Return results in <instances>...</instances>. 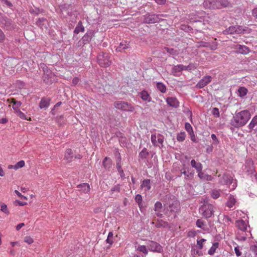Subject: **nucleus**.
Masks as SVG:
<instances>
[{
	"label": "nucleus",
	"mask_w": 257,
	"mask_h": 257,
	"mask_svg": "<svg viewBox=\"0 0 257 257\" xmlns=\"http://www.w3.org/2000/svg\"><path fill=\"white\" fill-rule=\"evenodd\" d=\"M151 141L154 146L160 147L163 144V140L160 135L156 136L155 135H152L151 136Z\"/></svg>",
	"instance_id": "obj_16"
},
{
	"label": "nucleus",
	"mask_w": 257,
	"mask_h": 257,
	"mask_svg": "<svg viewBox=\"0 0 257 257\" xmlns=\"http://www.w3.org/2000/svg\"><path fill=\"white\" fill-rule=\"evenodd\" d=\"M203 5L206 9H217V0H205Z\"/></svg>",
	"instance_id": "obj_15"
},
{
	"label": "nucleus",
	"mask_w": 257,
	"mask_h": 257,
	"mask_svg": "<svg viewBox=\"0 0 257 257\" xmlns=\"http://www.w3.org/2000/svg\"><path fill=\"white\" fill-rule=\"evenodd\" d=\"M235 253L237 256H239L241 254V252L240 251L239 247L238 246L235 247L234 248Z\"/></svg>",
	"instance_id": "obj_54"
},
{
	"label": "nucleus",
	"mask_w": 257,
	"mask_h": 257,
	"mask_svg": "<svg viewBox=\"0 0 257 257\" xmlns=\"http://www.w3.org/2000/svg\"><path fill=\"white\" fill-rule=\"evenodd\" d=\"M157 88L161 92L165 93L167 90L166 85L162 82H158L156 84Z\"/></svg>",
	"instance_id": "obj_35"
},
{
	"label": "nucleus",
	"mask_w": 257,
	"mask_h": 257,
	"mask_svg": "<svg viewBox=\"0 0 257 257\" xmlns=\"http://www.w3.org/2000/svg\"><path fill=\"white\" fill-rule=\"evenodd\" d=\"M198 173V177L202 180H211L212 176L205 174L202 172V170H200L197 172Z\"/></svg>",
	"instance_id": "obj_26"
},
{
	"label": "nucleus",
	"mask_w": 257,
	"mask_h": 257,
	"mask_svg": "<svg viewBox=\"0 0 257 257\" xmlns=\"http://www.w3.org/2000/svg\"><path fill=\"white\" fill-rule=\"evenodd\" d=\"M147 245L149 249L151 251L160 252L162 250L161 245L155 241H149L147 243Z\"/></svg>",
	"instance_id": "obj_9"
},
{
	"label": "nucleus",
	"mask_w": 257,
	"mask_h": 257,
	"mask_svg": "<svg viewBox=\"0 0 257 257\" xmlns=\"http://www.w3.org/2000/svg\"><path fill=\"white\" fill-rule=\"evenodd\" d=\"M73 152L71 149H68L66 151L65 158L68 162H71L73 158Z\"/></svg>",
	"instance_id": "obj_32"
},
{
	"label": "nucleus",
	"mask_w": 257,
	"mask_h": 257,
	"mask_svg": "<svg viewBox=\"0 0 257 257\" xmlns=\"http://www.w3.org/2000/svg\"><path fill=\"white\" fill-rule=\"evenodd\" d=\"M255 125H257V115L255 116L249 124L250 128H253Z\"/></svg>",
	"instance_id": "obj_43"
},
{
	"label": "nucleus",
	"mask_w": 257,
	"mask_h": 257,
	"mask_svg": "<svg viewBox=\"0 0 257 257\" xmlns=\"http://www.w3.org/2000/svg\"><path fill=\"white\" fill-rule=\"evenodd\" d=\"M21 105V102L19 101L15 102L14 103V104L13 105V107L14 109H16V108H18Z\"/></svg>",
	"instance_id": "obj_60"
},
{
	"label": "nucleus",
	"mask_w": 257,
	"mask_h": 257,
	"mask_svg": "<svg viewBox=\"0 0 257 257\" xmlns=\"http://www.w3.org/2000/svg\"><path fill=\"white\" fill-rule=\"evenodd\" d=\"M148 155V153L146 149H144L143 150L140 152L139 155L140 157L142 158H145Z\"/></svg>",
	"instance_id": "obj_50"
},
{
	"label": "nucleus",
	"mask_w": 257,
	"mask_h": 257,
	"mask_svg": "<svg viewBox=\"0 0 257 257\" xmlns=\"http://www.w3.org/2000/svg\"><path fill=\"white\" fill-rule=\"evenodd\" d=\"M167 209L168 211L175 214L180 209V204L179 202L176 200H174L172 203L169 204L168 207H167Z\"/></svg>",
	"instance_id": "obj_11"
},
{
	"label": "nucleus",
	"mask_w": 257,
	"mask_h": 257,
	"mask_svg": "<svg viewBox=\"0 0 257 257\" xmlns=\"http://www.w3.org/2000/svg\"><path fill=\"white\" fill-rule=\"evenodd\" d=\"M217 9H221L223 7H226L229 6V3L228 0H217Z\"/></svg>",
	"instance_id": "obj_31"
},
{
	"label": "nucleus",
	"mask_w": 257,
	"mask_h": 257,
	"mask_svg": "<svg viewBox=\"0 0 257 257\" xmlns=\"http://www.w3.org/2000/svg\"><path fill=\"white\" fill-rule=\"evenodd\" d=\"M184 70V65L180 64L175 66L172 68V73L174 76H177L179 75V73Z\"/></svg>",
	"instance_id": "obj_21"
},
{
	"label": "nucleus",
	"mask_w": 257,
	"mask_h": 257,
	"mask_svg": "<svg viewBox=\"0 0 257 257\" xmlns=\"http://www.w3.org/2000/svg\"><path fill=\"white\" fill-rule=\"evenodd\" d=\"M79 81V79L78 77H75L72 80V83L74 85H76Z\"/></svg>",
	"instance_id": "obj_64"
},
{
	"label": "nucleus",
	"mask_w": 257,
	"mask_h": 257,
	"mask_svg": "<svg viewBox=\"0 0 257 257\" xmlns=\"http://www.w3.org/2000/svg\"><path fill=\"white\" fill-rule=\"evenodd\" d=\"M248 28L240 26H230L223 31L224 34H242L247 31Z\"/></svg>",
	"instance_id": "obj_6"
},
{
	"label": "nucleus",
	"mask_w": 257,
	"mask_h": 257,
	"mask_svg": "<svg viewBox=\"0 0 257 257\" xmlns=\"http://www.w3.org/2000/svg\"><path fill=\"white\" fill-rule=\"evenodd\" d=\"M94 36V32L92 30L88 31L82 37L83 41L89 42Z\"/></svg>",
	"instance_id": "obj_27"
},
{
	"label": "nucleus",
	"mask_w": 257,
	"mask_h": 257,
	"mask_svg": "<svg viewBox=\"0 0 257 257\" xmlns=\"http://www.w3.org/2000/svg\"><path fill=\"white\" fill-rule=\"evenodd\" d=\"M77 187L79 190L84 193H88L90 190V186L87 183H83L78 185Z\"/></svg>",
	"instance_id": "obj_29"
},
{
	"label": "nucleus",
	"mask_w": 257,
	"mask_h": 257,
	"mask_svg": "<svg viewBox=\"0 0 257 257\" xmlns=\"http://www.w3.org/2000/svg\"><path fill=\"white\" fill-rule=\"evenodd\" d=\"M219 177V182L221 184L227 185L230 190H233L235 189L237 186L236 181L233 179L231 175L225 174L221 177L220 176Z\"/></svg>",
	"instance_id": "obj_3"
},
{
	"label": "nucleus",
	"mask_w": 257,
	"mask_h": 257,
	"mask_svg": "<svg viewBox=\"0 0 257 257\" xmlns=\"http://www.w3.org/2000/svg\"><path fill=\"white\" fill-rule=\"evenodd\" d=\"M139 96L142 100L146 102H150L151 101V97L149 93L146 90H143L139 94Z\"/></svg>",
	"instance_id": "obj_20"
},
{
	"label": "nucleus",
	"mask_w": 257,
	"mask_h": 257,
	"mask_svg": "<svg viewBox=\"0 0 257 257\" xmlns=\"http://www.w3.org/2000/svg\"><path fill=\"white\" fill-rule=\"evenodd\" d=\"M251 250L257 255V245H253L250 247Z\"/></svg>",
	"instance_id": "obj_58"
},
{
	"label": "nucleus",
	"mask_w": 257,
	"mask_h": 257,
	"mask_svg": "<svg viewBox=\"0 0 257 257\" xmlns=\"http://www.w3.org/2000/svg\"><path fill=\"white\" fill-rule=\"evenodd\" d=\"M159 17L155 14L146 15L145 17L144 22L146 23H155L159 21Z\"/></svg>",
	"instance_id": "obj_12"
},
{
	"label": "nucleus",
	"mask_w": 257,
	"mask_h": 257,
	"mask_svg": "<svg viewBox=\"0 0 257 257\" xmlns=\"http://www.w3.org/2000/svg\"><path fill=\"white\" fill-rule=\"evenodd\" d=\"M192 167L194 168L196 171L202 170V165L199 162H197L195 160H192L190 162Z\"/></svg>",
	"instance_id": "obj_25"
},
{
	"label": "nucleus",
	"mask_w": 257,
	"mask_h": 257,
	"mask_svg": "<svg viewBox=\"0 0 257 257\" xmlns=\"http://www.w3.org/2000/svg\"><path fill=\"white\" fill-rule=\"evenodd\" d=\"M167 104L173 107H177L179 106V102L177 99L174 97H169L166 99Z\"/></svg>",
	"instance_id": "obj_17"
},
{
	"label": "nucleus",
	"mask_w": 257,
	"mask_h": 257,
	"mask_svg": "<svg viewBox=\"0 0 257 257\" xmlns=\"http://www.w3.org/2000/svg\"><path fill=\"white\" fill-rule=\"evenodd\" d=\"M5 39V35L3 31L0 29V43L3 42Z\"/></svg>",
	"instance_id": "obj_55"
},
{
	"label": "nucleus",
	"mask_w": 257,
	"mask_h": 257,
	"mask_svg": "<svg viewBox=\"0 0 257 257\" xmlns=\"http://www.w3.org/2000/svg\"><path fill=\"white\" fill-rule=\"evenodd\" d=\"M199 212L205 217L209 218L213 214L214 206L210 204H204L199 208Z\"/></svg>",
	"instance_id": "obj_7"
},
{
	"label": "nucleus",
	"mask_w": 257,
	"mask_h": 257,
	"mask_svg": "<svg viewBox=\"0 0 257 257\" xmlns=\"http://www.w3.org/2000/svg\"><path fill=\"white\" fill-rule=\"evenodd\" d=\"M242 170L247 175L250 176L253 182H255L254 181V175L257 174L255 173V166L251 159H247L246 160L242 167Z\"/></svg>",
	"instance_id": "obj_2"
},
{
	"label": "nucleus",
	"mask_w": 257,
	"mask_h": 257,
	"mask_svg": "<svg viewBox=\"0 0 257 257\" xmlns=\"http://www.w3.org/2000/svg\"><path fill=\"white\" fill-rule=\"evenodd\" d=\"M98 63L101 67H107L111 63L110 60L109 55L107 53L101 52L99 54L97 57Z\"/></svg>",
	"instance_id": "obj_5"
},
{
	"label": "nucleus",
	"mask_w": 257,
	"mask_h": 257,
	"mask_svg": "<svg viewBox=\"0 0 257 257\" xmlns=\"http://www.w3.org/2000/svg\"><path fill=\"white\" fill-rule=\"evenodd\" d=\"M185 127L189 135L194 132L192 127L189 123L186 122L185 124Z\"/></svg>",
	"instance_id": "obj_41"
},
{
	"label": "nucleus",
	"mask_w": 257,
	"mask_h": 257,
	"mask_svg": "<svg viewBox=\"0 0 257 257\" xmlns=\"http://www.w3.org/2000/svg\"><path fill=\"white\" fill-rule=\"evenodd\" d=\"M113 234L112 232H109L108 233L107 238L106 240V241L107 243H109V244H112L113 243V240L112 239V238L113 237Z\"/></svg>",
	"instance_id": "obj_46"
},
{
	"label": "nucleus",
	"mask_w": 257,
	"mask_h": 257,
	"mask_svg": "<svg viewBox=\"0 0 257 257\" xmlns=\"http://www.w3.org/2000/svg\"><path fill=\"white\" fill-rule=\"evenodd\" d=\"M40 67L44 71V74L43 76V80L46 83H51L53 81L52 78L53 76L51 71L48 68V67L44 63H41Z\"/></svg>",
	"instance_id": "obj_8"
},
{
	"label": "nucleus",
	"mask_w": 257,
	"mask_h": 257,
	"mask_svg": "<svg viewBox=\"0 0 257 257\" xmlns=\"http://www.w3.org/2000/svg\"><path fill=\"white\" fill-rule=\"evenodd\" d=\"M186 138V134L185 132H180L177 135V140L179 142H183Z\"/></svg>",
	"instance_id": "obj_40"
},
{
	"label": "nucleus",
	"mask_w": 257,
	"mask_h": 257,
	"mask_svg": "<svg viewBox=\"0 0 257 257\" xmlns=\"http://www.w3.org/2000/svg\"><path fill=\"white\" fill-rule=\"evenodd\" d=\"M135 200L139 204V205H140V204L142 200V196L140 194L137 195L135 197Z\"/></svg>",
	"instance_id": "obj_52"
},
{
	"label": "nucleus",
	"mask_w": 257,
	"mask_h": 257,
	"mask_svg": "<svg viewBox=\"0 0 257 257\" xmlns=\"http://www.w3.org/2000/svg\"><path fill=\"white\" fill-rule=\"evenodd\" d=\"M247 236L248 234L246 231L244 232L237 231L236 233V238L239 241H243L246 240Z\"/></svg>",
	"instance_id": "obj_22"
},
{
	"label": "nucleus",
	"mask_w": 257,
	"mask_h": 257,
	"mask_svg": "<svg viewBox=\"0 0 257 257\" xmlns=\"http://www.w3.org/2000/svg\"><path fill=\"white\" fill-rule=\"evenodd\" d=\"M84 31V28L82 25L81 22H79L78 24L77 25V26L75 28L74 30V33L75 34H78L80 32H83Z\"/></svg>",
	"instance_id": "obj_34"
},
{
	"label": "nucleus",
	"mask_w": 257,
	"mask_h": 257,
	"mask_svg": "<svg viewBox=\"0 0 257 257\" xmlns=\"http://www.w3.org/2000/svg\"><path fill=\"white\" fill-rule=\"evenodd\" d=\"M252 15L257 19V7L252 10Z\"/></svg>",
	"instance_id": "obj_62"
},
{
	"label": "nucleus",
	"mask_w": 257,
	"mask_h": 257,
	"mask_svg": "<svg viewBox=\"0 0 257 257\" xmlns=\"http://www.w3.org/2000/svg\"><path fill=\"white\" fill-rule=\"evenodd\" d=\"M1 210L6 214H9V210L8 208L7 205L4 203H0Z\"/></svg>",
	"instance_id": "obj_39"
},
{
	"label": "nucleus",
	"mask_w": 257,
	"mask_h": 257,
	"mask_svg": "<svg viewBox=\"0 0 257 257\" xmlns=\"http://www.w3.org/2000/svg\"><path fill=\"white\" fill-rule=\"evenodd\" d=\"M129 47V43L127 42H122L119 44V46L116 48V51L117 52H120L122 50L126 49Z\"/></svg>",
	"instance_id": "obj_30"
},
{
	"label": "nucleus",
	"mask_w": 257,
	"mask_h": 257,
	"mask_svg": "<svg viewBox=\"0 0 257 257\" xmlns=\"http://www.w3.org/2000/svg\"><path fill=\"white\" fill-rule=\"evenodd\" d=\"M236 225L239 229L238 231L244 232L247 230L248 222L240 219L236 221Z\"/></svg>",
	"instance_id": "obj_13"
},
{
	"label": "nucleus",
	"mask_w": 257,
	"mask_h": 257,
	"mask_svg": "<svg viewBox=\"0 0 257 257\" xmlns=\"http://www.w3.org/2000/svg\"><path fill=\"white\" fill-rule=\"evenodd\" d=\"M205 241H206V239H203V238L197 240V245H198L199 248L202 249L203 248V243Z\"/></svg>",
	"instance_id": "obj_51"
},
{
	"label": "nucleus",
	"mask_w": 257,
	"mask_h": 257,
	"mask_svg": "<svg viewBox=\"0 0 257 257\" xmlns=\"http://www.w3.org/2000/svg\"><path fill=\"white\" fill-rule=\"evenodd\" d=\"M24 241L28 244H31L34 242L33 238L30 236H26L24 237Z\"/></svg>",
	"instance_id": "obj_45"
},
{
	"label": "nucleus",
	"mask_w": 257,
	"mask_h": 257,
	"mask_svg": "<svg viewBox=\"0 0 257 257\" xmlns=\"http://www.w3.org/2000/svg\"><path fill=\"white\" fill-rule=\"evenodd\" d=\"M162 208V203L159 201H157L155 204V211L157 216L160 217H162V214L161 213Z\"/></svg>",
	"instance_id": "obj_24"
},
{
	"label": "nucleus",
	"mask_w": 257,
	"mask_h": 257,
	"mask_svg": "<svg viewBox=\"0 0 257 257\" xmlns=\"http://www.w3.org/2000/svg\"><path fill=\"white\" fill-rule=\"evenodd\" d=\"M136 249L140 252H143L145 254H147L148 253V249L145 245H139L136 248Z\"/></svg>",
	"instance_id": "obj_37"
},
{
	"label": "nucleus",
	"mask_w": 257,
	"mask_h": 257,
	"mask_svg": "<svg viewBox=\"0 0 257 257\" xmlns=\"http://www.w3.org/2000/svg\"><path fill=\"white\" fill-rule=\"evenodd\" d=\"M141 187L145 191L149 190L151 189L150 180L149 179L144 180L141 185Z\"/></svg>",
	"instance_id": "obj_28"
},
{
	"label": "nucleus",
	"mask_w": 257,
	"mask_h": 257,
	"mask_svg": "<svg viewBox=\"0 0 257 257\" xmlns=\"http://www.w3.org/2000/svg\"><path fill=\"white\" fill-rule=\"evenodd\" d=\"M248 92V90L245 87H239L237 90V94L241 98H244Z\"/></svg>",
	"instance_id": "obj_23"
},
{
	"label": "nucleus",
	"mask_w": 257,
	"mask_h": 257,
	"mask_svg": "<svg viewBox=\"0 0 257 257\" xmlns=\"http://www.w3.org/2000/svg\"><path fill=\"white\" fill-rule=\"evenodd\" d=\"M15 204H18L20 206H24L27 204V203L26 202H21L19 200H16L15 201Z\"/></svg>",
	"instance_id": "obj_59"
},
{
	"label": "nucleus",
	"mask_w": 257,
	"mask_h": 257,
	"mask_svg": "<svg viewBox=\"0 0 257 257\" xmlns=\"http://www.w3.org/2000/svg\"><path fill=\"white\" fill-rule=\"evenodd\" d=\"M236 199L233 196L230 195L226 203V205L228 207L231 208L234 205Z\"/></svg>",
	"instance_id": "obj_33"
},
{
	"label": "nucleus",
	"mask_w": 257,
	"mask_h": 257,
	"mask_svg": "<svg viewBox=\"0 0 257 257\" xmlns=\"http://www.w3.org/2000/svg\"><path fill=\"white\" fill-rule=\"evenodd\" d=\"M5 175H6V173L3 168V165L2 164H0V176L4 177L5 176Z\"/></svg>",
	"instance_id": "obj_56"
},
{
	"label": "nucleus",
	"mask_w": 257,
	"mask_h": 257,
	"mask_svg": "<svg viewBox=\"0 0 257 257\" xmlns=\"http://www.w3.org/2000/svg\"><path fill=\"white\" fill-rule=\"evenodd\" d=\"M18 116L23 119L31 120L29 113H18Z\"/></svg>",
	"instance_id": "obj_42"
},
{
	"label": "nucleus",
	"mask_w": 257,
	"mask_h": 257,
	"mask_svg": "<svg viewBox=\"0 0 257 257\" xmlns=\"http://www.w3.org/2000/svg\"><path fill=\"white\" fill-rule=\"evenodd\" d=\"M16 165V168H17V169H19L20 168H23V167H24L25 165V162L23 160H21L19 162H18L17 164H15Z\"/></svg>",
	"instance_id": "obj_49"
},
{
	"label": "nucleus",
	"mask_w": 257,
	"mask_h": 257,
	"mask_svg": "<svg viewBox=\"0 0 257 257\" xmlns=\"http://www.w3.org/2000/svg\"><path fill=\"white\" fill-rule=\"evenodd\" d=\"M185 70H194L196 68V66L193 64H190L188 66H184Z\"/></svg>",
	"instance_id": "obj_48"
},
{
	"label": "nucleus",
	"mask_w": 257,
	"mask_h": 257,
	"mask_svg": "<svg viewBox=\"0 0 257 257\" xmlns=\"http://www.w3.org/2000/svg\"><path fill=\"white\" fill-rule=\"evenodd\" d=\"M189 135L190 136V139H191V141H192L194 142H196V138H195V136L194 135V132L189 134Z\"/></svg>",
	"instance_id": "obj_63"
},
{
	"label": "nucleus",
	"mask_w": 257,
	"mask_h": 257,
	"mask_svg": "<svg viewBox=\"0 0 257 257\" xmlns=\"http://www.w3.org/2000/svg\"><path fill=\"white\" fill-rule=\"evenodd\" d=\"M236 52L241 54H247L249 52V48L244 45H236L234 47Z\"/></svg>",
	"instance_id": "obj_14"
},
{
	"label": "nucleus",
	"mask_w": 257,
	"mask_h": 257,
	"mask_svg": "<svg viewBox=\"0 0 257 257\" xmlns=\"http://www.w3.org/2000/svg\"><path fill=\"white\" fill-rule=\"evenodd\" d=\"M196 226L203 230L205 229L206 224L205 222L202 219H198L196 222Z\"/></svg>",
	"instance_id": "obj_36"
},
{
	"label": "nucleus",
	"mask_w": 257,
	"mask_h": 257,
	"mask_svg": "<svg viewBox=\"0 0 257 257\" xmlns=\"http://www.w3.org/2000/svg\"><path fill=\"white\" fill-rule=\"evenodd\" d=\"M211 195L213 199H217L220 196V192L218 190H213Z\"/></svg>",
	"instance_id": "obj_44"
},
{
	"label": "nucleus",
	"mask_w": 257,
	"mask_h": 257,
	"mask_svg": "<svg viewBox=\"0 0 257 257\" xmlns=\"http://www.w3.org/2000/svg\"><path fill=\"white\" fill-rule=\"evenodd\" d=\"M114 106L116 108L123 111L132 112L135 110L134 105L127 102L117 101L114 102Z\"/></svg>",
	"instance_id": "obj_4"
},
{
	"label": "nucleus",
	"mask_w": 257,
	"mask_h": 257,
	"mask_svg": "<svg viewBox=\"0 0 257 257\" xmlns=\"http://www.w3.org/2000/svg\"><path fill=\"white\" fill-rule=\"evenodd\" d=\"M198 18V17H196L195 15H193V14H191L189 16V19L190 22H196L199 21L200 20Z\"/></svg>",
	"instance_id": "obj_47"
},
{
	"label": "nucleus",
	"mask_w": 257,
	"mask_h": 257,
	"mask_svg": "<svg viewBox=\"0 0 257 257\" xmlns=\"http://www.w3.org/2000/svg\"><path fill=\"white\" fill-rule=\"evenodd\" d=\"M250 118L249 113H235L231 120V124L238 127L244 125Z\"/></svg>",
	"instance_id": "obj_1"
},
{
	"label": "nucleus",
	"mask_w": 257,
	"mask_h": 257,
	"mask_svg": "<svg viewBox=\"0 0 257 257\" xmlns=\"http://www.w3.org/2000/svg\"><path fill=\"white\" fill-rule=\"evenodd\" d=\"M152 224H154L155 226L158 228H167L169 227V223L162 219H158L156 222L153 221Z\"/></svg>",
	"instance_id": "obj_18"
},
{
	"label": "nucleus",
	"mask_w": 257,
	"mask_h": 257,
	"mask_svg": "<svg viewBox=\"0 0 257 257\" xmlns=\"http://www.w3.org/2000/svg\"><path fill=\"white\" fill-rule=\"evenodd\" d=\"M212 80L211 76H205L203 77L196 84V87L198 88H202L209 83Z\"/></svg>",
	"instance_id": "obj_10"
},
{
	"label": "nucleus",
	"mask_w": 257,
	"mask_h": 257,
	"mask_svg": "<svg viewBox=\"0 0 257 257\" xmlns=\"http://www.w3.org/2000/svg\"><path fill=\"white\" fill-rule=\"evenodd\" d=\"M45 22H47L46 19H45L44 18L39 19V20L37 22V25L42 28L43 26L41 25V23H45Z\"/></svg>",
	"instance_id": "obj_53"
},
{
	"label": "nucleus",
	"mask_w": 257,
	"mask_h": 257,
	"mask_svg": "<svg viewBox=\"0 0 257 257\" xmlns=\"http://www.w3.org/2000/svg\"><path fill=\"white\" fill-rule=\"evenodd\" d=\"M218 247V243L217 242L213 244L212 246L208 250V254L213 255L215 252L216 249Z\"/></svg>",
	"instance_id": "obj_38"
},
{
	"label": "nucleus",
	"mask_w": 257,
	"mask_h": 257,
	"mask_svg": "<svg viewBox=\"0 0 257 257\" xmlns=\"http://www.w3.org/2000/svg\"><path fill=\"white\" fill-rule=\"evenodd\" d=\"M50 98L47 97H43L41 99L39 103V107L43 109H46L50 105Z\"/></svg>",
	"instance_id": "obj_19"
},
{
	"label": "nucleus",
	"mask_w": 257,
	"mask_h": 257,
	"mask_svg": "<svg viewBox=\"0 0 257 257\" xmlns=\"http://www.w3.org/2000/svg\"><path fill=\"white\" fill-rule=\"evenodd\" d=\"M211 138L214 141L215 144H217L218 143V140L215 134L211 135Z\"/></svg>",
	"instance_id": "obj_61"
},
{
	"label": "nucleus",
	"mask_w": 257,
	"mask_h": 257,
	"mask_svg": "<svg viewBox=\"0 0 257 257\" xmlns=\"http://www.w3.org/2000/svg\"><path fill=\"white\" fill-rule=\"evenodd\" d=\"M30 12L32 14L38 15L39 13H40V10L39 9L36 8L35 9H33L30 10Z\"/></svg>",
	"instance_id": "obj_57"
}]
</instances>
